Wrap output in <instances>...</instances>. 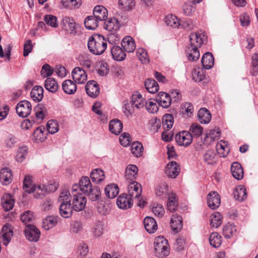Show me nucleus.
Wrapping results in <instances>:
<instances>
[{
    "label": "nucleus",
    "mask_w": 258,
    "mask_h": 258,
    "mask_svg": "<svg viewBox=\"0 0 258 258\" xmlns=\"http://www.w3.org/2000/svg\"><path fill=\"white\" fill-rule=\"evenodd\" d=\"M206 38V36L202 31L190 34V46L186 50L189 60L196 61L199 58L200 54L198 49L202 46Z\"/></svg>",
    "instance_id": "nucleus-1"
},
{
    "label": "nucleus",
    "mask_w": 258,
    "mask_h": 258,
    "mask_svg": "<svg viewBox=\"0 0 258 258\" xmlns=\"http://www.w3.org/2000/svg\"><path fill=\"white\" fill-rule=\"evenodd\" d=\"M88 47L94 54H102L107 48V40L101 35L95 34L90 36L88 41Z\"/></svg>",
    "instance_id": "nucleus-2"
},
{
    "label": "nucleus",
    "mask_w": 258,
    "mask_h": 258,
    "mask_svg": "<svg viewBox=\"0 0 258 258\" xmlns=\"http://www.w3.org/2000/svg\"><path fill=\"white\" fill-rule=\"evenodd\" d=\"M71 195L67 190L62 191L58 198V202L60 203L59 213L60 215L65 218L70 217L73 214L72 205L71 204Z\"/></svg>",
    "instance_id": "nucleus-3"
},
{
    "label": "nucleus",
    "mask_w": 258,
    "mask_h": 258,
    "mask_svg": "<svg viewBox=\"0 0 258 258\" xmlns=\"http://www.w3.org/2000/svg\"><path fill=\"white\" fill-rule=\"evenodd\" d=\"M154 249L156 256L159 257L167 256L169 253L168 241L163 236H158L155 238Z\"/></svg>",
    "instance_id": "nucleus-4"
},
{
    "label": "nucleus",
    "mask_w": 258,
    "mask_h": 258,
    "mask_svg": "<svg viewBox=\"0 0 258 258\" xmlns=\"http://www.w3.org/2000/svg\"><path fill=\"white\" fill-rule=\"evenodd\" d=\"M86 198L82 194L73 195L72 206L74 211L80 212L83 210L86 205Z\"/></svg>",
    "instance_id": "nucleus-5"
},
{
    "label": "nucleus",
    "mask_w": 258,
    "mask_h": 258,
    "mask_svg": "<svg viewBox=\"0 0 258 258\" xmlns=\"http://www.w3.org/2000/svg\"><path fill=\"white\" fill-rule=\"evenodd\" d=\"M192 136L190 133L187 131L179 132L175 136V140L180 146L184 147L189 145L192 141Z\"/></svg>",
    "instance_id": "nucleus-6"
},
{
    "label": "nucleus",
    "mask_w": 258,
    "mask_h": 258,
    "mask_svg": "<svg viewBox=\"0 0 258 258\" xmlns=\"http://www.w3.org/2000/svg\"><path fill=\"white\" fill-rule=\"evenodd\" d=\"M31 105L29 102L23 100L18 103L16 107V112L22 117H27L31 111Z\"/></svg>",
    "instance_id": "nucleus-7"
},
{
    "label": "nucleus",
    "mask_w": 258,
    "mask_h": 258,
    "mask_svg": "<svg viewBox=\"0 0 258 258\" xmlns=\"http://www.w3.org/2000/svg\"><path fill=\"white\" fill-rule=\"evenodd\" d=\"M72 76L76 83L84 84L87 80L86 72L80 67L75 68L72 72Z\"/></svg>",
    "instance_id": "nucleus-8"
},
{
    "label": "nucleus",
    "mask_w": 258,
    "mask_h": 258,
    "mask_svg": "<svg viewBox=\"0 0 258 258\" xmlns=\"http://www.w3.org/2000/svg\"><path fill=\"white\" fill-rule=\"evenodd\" d=\"M116 204L120 209H127L133 205V199L126 194H122L117 198Z\"/></svg>",
    "instance_id": "nucleus-9"
},
{
    "label": "nucleus",
    "mask_w": 258,
    "mask_h": 258,
    "mask_svg": "<svg viewBox=\"0 0 258 258\" xmlns=\"http://www.w3.org/2000/svg\"><path fill=\"white\" fill-rule=\"evenodd\" d=\"M26 237L29 241H37L40 237V232L38 228L31 224H28L25 230Z\"/></svg>",
    "instance_id": "nucleus-10"
},
{
    "label": "nucleus",
    "mask_w": 258,
    "mask_h": 258,
    "mask_svg": "<svg viewBox=\"0 0 258 258\" xmlns=\"http://www.w3.org/2000/svg\"><path fill=\"white\" fill-rule=\"evenodd\" d=\"M142 193L141 185L138 182L133 181L128 185V194L129 197L133 199L140 198Z\"/></svg>",
    "instance_id": "nucleus-11"
},
{
    "label": "nucleus",
    "mask_w": 258,
    "mask_h": 258,
    "mask_svg": "<svg viewBox=\"0 0 258 258\" xmlns=\"http://www.w3.org/2000/svg\"><path fill=\"white\" fill-rule=\"evenodd\" d=\"M23 189L28 193H31L37 190H41V187L40 185H35L32 184V176L29 175H26L23 180Z\"/></svg>",
    "instance_id": "nucleus-12"
},
{
    "label": "nucleus",
    "mask_w": 258,
    "mask_h": 258,
    "mask_svg": "<svg viewBox=\"0 0 258 258\" xmlns=\"http://www.w3.org/2000/svg\"><path fill=\"white\" fill-rule=\"evenodd\" d=\"M156 102L163 108H167L171 105V97L165 92H160L156 97Z\"/></svg>",
    "instance_id": "nucleus-13"
},
{
    "label": "nucleus",
    "mask_w": 258,
    "mask_h": 258,
    "mask_svg": "<svg viewBox=\"0 0 258 258\" xmlns=\"http://www.w3.org/2000/svg\"><path fill=\"white\" fill-rule=\"evenodd\" d=\"M179 165L175 161H171L167 165L165 174L170 178H175L179 174Z\"/></svg>",
    "instance_id": "nucleus-14"
},
{
    "label": "nucleus",
    "mask_w": 258,
    "mask_h": 258,
    "mask_svg": "<svg viewBox=\"0 0 258 258\" xmlns=\"http://www.w3.org/2000/svg\"><path fill=\"white\" fill-rule=\"evenodd\" d=\"M220 198L218 194L215 191L210 192L207 197L208 206L212 209L218 208L220 205Z\"/></svg>",
    "instance_id": "nucleus-15"
},
{
    "label": "nucleus",
    "mask_w": 258,
    "mask_h": 258,
    "mask_svg": "<svg viewBox=\"0 0 258 258\" xmlns=\"http://www.w3.org/2000/svg\"><path fill=\"white\" fill-rule=\"evenodd\" d=\"M1 235L3 240L4 245L7 246L11 240L13 235V231L12 229V226L10 224H7L2 227Z\"/></svg>",
    "instance_id": "nucleus-16"
},
{
    "label": "nucleus",
    "mask_w": 258,
    "mask_h": 258,
    "mask_svg": "<svg viewBox=\"0 0 258 258\" xmlns=\"http://www.w3.org/2000/svg\"><path fill=\"white\" fill-rule=\"evenodd\" d=\"M85 89L87 94L92 98L96 97L100 92L99 85L94 81L88 82Z\"/></svg>",
    "instance_id": "nucleus-17"
},
{
    "label": "nucleus",
    "mask_w": 258,
    "mask_h": 258,
    "mask_svg": "<svg viewBox=\"0 0 258 258\" xmlns=\"http://www.w3.org/2000/svg\"><path fill=\"white\" fill-rule=\"evenodd\" d=\"M15 201L10 194H5L1 199V205L5 211L11 210L14 206Z\"/></svg>",
    "instance_id": "nucleus-18"
},
{
    "label": "nucleus",
    "mask_w": 258,
    "mask_h": 258,
    "mask_svg": "<svg viewBox=\"0 0 258 258\" xmlns=\"http://www.w3.org/2000/svg\"><path fill=\"white\" fill-rule=\"evenodd\" d=\"M121 46L124 51L128 53L133 52L136 49V44L134 39L129 36H125L121 41Z\"/></svg>",
    "instance_id": "nucleus-19"
},
{
    "label": "nucleus",
    "mask_w": 258,
    "mask_h": 258,
    "mask_svg": "<svg viewBox=\"0 0 258 258\" xmlns=\"http://www.w3.org/2000/svg\"><path fill=\"white\" fill-rule=\"evenodd\" d=\"M61 25L63 29L71 33H73L76 27V24L74 19L68 16L63 17Z\"/></svg>",
    "instance_id": "nucleus-20"
},
{
    "label": "nucleus",
    "mask_w": 258,
    "mask_h": 258,
    "mask_svg": "<svg viewBox=\"0 0 258 258\" xmlns=\"http://www.w3.org/2000/svg\"><path fill=\"white\" fill-rule=\"evenodd\" d=\"M93 16L99 21L105 20L108 16V11L102 6H96L93 10Z\"/></svg>",
    "instance_id": "nucleus-21"
},
{
    "label": "nucleus",
    "mask_w": 258,
    "mask_h": 258,
    "mask_svg": "<svg viewBox=\"0 0 258 258\" xmlns=\"http://www.w3.org/2000/svg\"><path fill=\"white\" fill-rule=\"evenodd\" d=\"M170 225L173 231L179 232L182 228V217L177 214H173L170 220Z\"/></svg>",
    "instance_id": "nucleus-22"
},
{
    "label": "nucleus",
    "mask_w": 258,
    "mask_h": 258,
    "mask_svg": "<svg viewBox=\"0 0 258 258\" xmlns=\"http://www.w3.org/2000/svg\"><path fill=\"white\" fill-rule=\"evenodd\" d=\"M144 225L145 228L149 233H153L157 229L156 221L151 217H146L144 219Z\"/></svg>",
    "instance_id": "nucleus-23"
},
{
    "label": "nucleus",
    "mask_w": 258,
    "mask_h": 258,
    "mask_svg": "<svg viewBox=\"0 0 258 258\" xmlns=\"http://www.w3.org/2000/svg\"><path fill=\"white\" fill-rule=\"evenodd\" d=\"M12 173L10 169L4 168L0 171V181L4 185L10 183L12 181Z\"/></svg>",
    "instance_id": "nucleus-24"
},
{
    "label": "nucleus",
    "mask_w": 258,
    "mask_h": 258,
    "mask_svg": "<svg viewBox=\"0 0 258 258\" xmlns=\"http://www.w3.org/2000/svg\"><path fill=\"white\" fill-rule=\"evenodd\" d=\"M138 172V167L133 164L127 166L125 171V178L126 180H133L136 178Z\"/></svg>",
    "instance_id": "nucleus-25"
},
{
    "label": "nucleus",
    "mask_w": 258,
    "mask_h": 258,
    "mask_svg": "<svg viewBox=\"0 0 258 258\" xmlns=\"http://www.w3.org/2000/svg\"><path fill=\"white\" fill-rule=\"evenodd\" d=\"M231 171L233 176L238 180L243 178V170L241 165L238 162H234L232 164Z\"/></svg>",
    "instance_id": "nucleus-26"
},
{
    "label": "nucleus",
    "mask_w": 258,
    "mask_h": 258,
    "mask_svg": "<svg viewBox=\"0 0 258 258\" xmlns=\"http://www.w3.org/2000/svg\"><path fill=\"white\" fill-rule=\"evenodd\" d=\"M123 125L120 120L114 119L109 122V128L111 133L119 135L122 130Z\"/></svg>",
    "instance_id": "nucleus-27"
},
{
    "label": "nucleus",
    "mask_w": 258,
    "mask_h": 258,
    "mask_svg": "<svg viewBox=\"0 0 258 258\" xmlns=\"http://www.w3.org/2000/svg\"><path fill=\"white\" fill-rule=\"evenodd\" d=\"M63 91L68 94H73L77 90L76 83L71 80H65L62 84Z\"/></svg>",
    "instance_id": "nucleus-28"
},
{
    "label": "nucleus",
    "mask_w": 258,
    "mask_h": 258,
    "mask_svg": "<svg viewBox=\"0 0 258 258\" xmlns=\"http://www.w3.org/2000/svg\"><path fill=\"white\" fill-rule=\"evenodd\" d=\"M122 48L118 46H113L111 49L112 56L114 59L117 61H122L126 57V54Z\"/></svg>",
    "instance_id": "nucleus-29"
},
{
    "label": "nucleus",
    "mask_w": 258,
    "mask_h": 258,
    "mask_svg": "<svg viewBox=\"0 0 258 258\" xmlns=\"http://www.w3.org/2000/svg\"><path fill=\"white\" fill-rule=\"evenodd\" d=\"M202 63L203 67L207 70L212 68L214 64L213 55L210 52L204 54L202 58Z\"/></svg>",
    "instance_id": "nucleus-30"
},
{
    "label": "nucleus",
    "mask_w": 258,
    "mask_h": 258,
    "mask_svg": "<svg viewBox=\"0 0 258 258\" xmlns=\"http://www.w3.org/2000/svg\"><path fill=\"white\" fill-rule=\"evenodd\" d=\"M31 97L36 102L40 101L43 97V89L41 86H35L30 93Z\"/></svg>",
    "instance_id": "nucleus-31"
},
{
    "label": "nucleus",
    "mask_w": 258,
    "mask_h": 258,
    "mask_svg": "<svg viewBox=\"0 0 258 258\" xmlns=\"http://www.w3.org/2000/svg\"><path fill=\"white\" fill-rule=\"evenodd\" d=\"M237 228L235 225L230 223L226 224L223 229V234L226 238H230L231 237L236 235Z\"/></svg>",
    "instance_id": "nucleus-32"
},
{
    "label": "nucleus",
    "mask_w": 258,
    "mask_h": 258,
    "mask_svg": "<svg viewBox=\"0 0 258 258\" xmlns=\"http://www.w3.org/2000/svg\"><path fill=\"white\" fill-rule=\"evenodd\" d=\"M216 150L218 154L221 157H226L230 151L227 143L222 140L216 145Z\"/></svg>",
    "instance_id": "nucleus-33"
},
{
    "label": "nucleus",
    "mask_w": 258,
    "mask_h": 258,
    "mask_svg": "<svg viewBox=\"0 0 258 258\" xmlns=\"http://www.w3.org/2000/svg\"><path fill=\"white\" fill-rule=\"evenodd\" d=\"M132 102L134 107L140 109L144 107L146 102L141 94L136 93L132 96Z\"/></svg>",
    "instance_id": "nucleus-34"
},
{
    "label": "nucleus",
    "mask_w": 258,
    "mask_h": 258,
    "mask_svg": "<svg viewBox=\"0 0 258 258\" xmlns=\"http://www.w3.org/2000/svg\"><path fill=\"white\" fill-rule=\"evenodd\" d=\"M177 206V199L176 195L173 192L169 194L167 203V209L170 212H174L176 210Z\"/></svg>",
    "instance_id": "nucleus-35"
},
{
    "label": "nucleus",
    "mask_w": 258,
    "mask_h": 258,
    "mask_svg": "<svg viewBox=\"0 0 258 258\" xmlns=\"http://www.w3.org/2000/svg\"><path fill=\"white\" fill-rule=\"evenodd\" d=\"M97 210L98 213L102 215L108 214L110 211V205L109 201L101 200L98 202L97 205Z\"/></svg>",
    "instance_id": "nucleus-36"
},
{
    "label": "nucleus",
    "mask_w": 258,
    "mask_h": 258,
    "mask_svg": "<svg viewBox=\"0 0 258 258\" xmlns=\"http://www.w3.org/2000/svg\"><path fill=\"white\" fill-rule=\"evenodd\" d=\"M199 120L202 123H208L211 120L209 111L205 108L200 109L198 112Z\"/></svg>",
    "instance_id": "nucleus-37"
},
{
    "label": "nucleus",
    "mask_w": 258,
    "mask_h": 258,
    "mask_svg": "<svg viewBox=\"0 0 258 258\" xmlns=\"http://www.w3.org/2000/svg\"><path fill=\"white\" fill-rule=\"evenodd\" d=\"M103 27L108 31H116L119 28V23L116 18H112L105 21Z\"/></svg>",
    "instance_id": "nucleus-38"
},
{
    "label": "nucleus",
    "mask_w": 258,
    "mask_h": 258,
    "mask_svg": "<svg viewBox=\"0 0 258 258\" xmlns=\"http://www.w3.org/2000/svg\"><path fill=\"white\" fill-rule=\"evenodd\" d=\"M146 90L150 93H156L159 90V85L157 82L152 79H148L145 82Z\"/></svg>",
    "instance_id": "nucleus-39"
},
{
    "label": "nucleus",
    "mask_w": 258,
    "mask_h": 258,
    "mask_svg": "<svg viewBox=\"0 0 258 258\" xmlns=\"http://www.w3.org/2000/svg\"><path fill=\"white\" fill-rule=\"evenodd\" d=\"M57 223L56 217L49 216L43 219L42 221V227L46 230L53 228Z\"/></svg>",
    "instance_id": "nucleus-40"
},
{
    "label": "nucleus",
    "mask_w": 258,
    "mask_h": 258,
    "mask_svg": "<svg viewBox=\"0 0 258 258\" xmlns=\"http://www.w3.org/2000/svg\"><path fill=\"white\" fill-rule=\"evenodd\" d=\"M105 192L108 198L113 199L118 194V187L115 184H109L105 187Z\"/></svg>",
    "instance_id": "nucleus-41"
},
{
    "label": "nucleus",
    "mask_w": 258,
    "mask_h": 258,
    "mask_svg": "<svg viewBox=\"0 0 258 258\" xmlns=\"http://www.w3.org/2000/svg\"><path fill=\"white\" fill-rule=\"evenodd\" d=\"M90 177L93 182L100 183L104 179V171L100 169H95L91 172Z\"/></svg>",
    "instance_id": "nucleus-42"
},
{
    "label": "nucleus",
    "mask_w": 258,
    "mask_h": 258,
    "mask_svg": "<svg viewBox=\"0 0 258 258\" xmlns=\"http://www.w3.org/2000/svg\"><path fill=\"white\" fill-rule=\"evenodd\" d=\"M221 132L219 128L211 130L205 136V141L208 144H211L218 140L220 136Z\"/></svg>",
    "instance_id": "nucleus-43"
},
{
    "label": "nucleus",
    "mask_w": 258,
    "mask_h": 258,
    "mask_svg": "<svg viewBox=\"0 0 258 258\" xmlns=\"http://www.w3.org/2000/svg\"><path fill=\"white\" fill-rule=\"evenodd\" d=\"M233 196L237 201H242L245 200L247 197L246 188L241 186L237 187L233 191Z\"/></svg>",
    "instance_id": "nucleus-44"
},
{
    "label": "nucleus",
    "mask_w": 258,
    "mask_h": 258,
    "mask_svg": "<svg viewBox=\"0 0 258 258\" xmlns=\"http://www.w3.org/2000/svg\"><path fill=\"white\" fill-rule=\"evenodd\" d=\"M99 21L94 16H89L84 21L86 28L89 30H94L98 26Z\"/></svg>",
    "instance_id": "nucleus-45"
},
{
    "label": "nucleus",
    "mask_w": 258,
    "mask_h": 258,
    "mask_svg": "<svg viewBox=\"0 0 258 258\" xmlns=\"http://www.w3.org/2000/svg\"><path fill=\"white\" fill-rule=\"evenodd\" d=\"M204 161L208 164H213L216 163L217 155L213 150H208L203 155Z\"/></svg>",
    "instance_id": "nucleus-46"
},
{
    "label": "nucleus",
    "mask_w": 258,
    "mask_h": 258,
    "mask_svg": "<svg viewBox=\"0 0 258 258\" xmlns=\"http://www.w3.org/2000/svg\"><path fill=\"white\" fill-rule=\"evenodd\" d=\"M80 190L85 194L92 187L89 177L84 176L82 177L79 182Z\"/></svg>",
    "instance_id": "nucleus-47"
},
{
    "label": "nucleus",
    "mask_w": 258,
    "mask_h": 258,
    "mask_svg": "<svg viewBox=\"0 0 258 258\" xmlns=\"http://www.w3.org/2000/svg\"><path fill=\"white\" fill-rule=\"evenodd\" d=\"M44 86L46 90L52 93L55 92L58 88L56 81L52 78H48L45 80Z\"/></svg>",
    "instance_id": "nucleus-48"
},
{
    "label": "nucleus",
    "mask_w": 258,
    "mask_h": 258,
    "mask_svg": "<svg viewBox=\"0 0 258 258\" xmlns=\"http://www.w3.org/2000/svg\"><path fill=\"white\" fill-rule=\"evenodd\" d=\"M173 115L171 114H164L162 117V126L165 130L169 131L173 124Z\"/></svg>",
    "instance_id": "nucleus-49"
},
{
    "label": "nucleus",
    "mask_w": 258,
    "mask_h": 258,
    "mask_svg": "<svg viewBox=\"0 0 258 258\" xmlns=\"http://www.w3.org/2000/svg\"><path fill=\"white\" fill-rule=\"evenodd\" d=\"M132 154L137 157H140L143 154V147L142 144L139 142H134L131 147Z\"/></svg>",
    "instance_id": "nucleus-50"
},
{
    "label": "nucleus",
    "mask_w": 258,
    "mask_h": 258,
    "mask_svg": "<svg viewBox=\"0 0 258 258\" xmlns=\"http://www.w3.org/2000/svg\"><path fill=\"white\" fill-rule=\"evenodd\" d=\"M210 218L211 227L217 228L221 225L222 217L220 213L214 212Z\"/></svg>",
    "instance_id": "nucleus-51"
},
{
    "label": "nucleus",
    "mask_w": 258,
    "mask_h": 258,
    "mask_svg": "<svg viewBox=\"0 0 258 258\" xmlns=\"http://www.w3.org/2000/svg\"><path fill=\"white\" fill-rule=\"evenodd\" d=\"M196 3L188 1L185 2L182 6L183 13L187 16H191L196 10Z\"/></svg>",
    "instance_id": "nucleus-52"
},
{
    "label": "nucleus",
    "mask_w": 258,
    "mask_h": 258,
    "mask_svg": "<svg viewBox=\"0 0 258 258\" xmlns=\"http://www.w3.org/2000/svg\"><path fill=\"white\" fill-rule=\"evenodd\" d=\"M168 185L164 182L162 183L156 187V194L161 199L165 198L166 196L169 194L168 192Z\"/></svg>",
    "instance_id": "nucleus-53"
},
{
    "label": "nucleus",
    "mask_w": 258,
    "mask_h": 258,
    "mask_svg": "<svg viewBox=\"0 0 258 258\" xmlns=\"http://www.w3.org/2000/svg\"><path fill=\"white\" fill-rule=\"evenodd\" d=\"M221 242L222 237L218 233L213 232L210 235L209 242L213 247H219L221 244Z\"/></svg>",
    "instance_id": "nucleus-54"
},
{
    "label": "nucleus",
    "mask_w": 258,
    "mask_h": 258,
    "mask_svg": "<svg viewBox=\"0 0 258 258\" xmlns=\"http://www.w3.org/2000/svg\"><path fill=\"white\" fill-rule=\"evenodd\" d=\"M189 132L194 137L198 138L201 136L203 132V128L199 124L197 123H192L189 130Z\"/></svg>",
    "instance_id": "nucleus-55"
},
{
    "label": "nucleus",
    "mask_w": 258,
    "mask_h": 258,
    "mask_svg": "<svg viewBox=\"0 0 258 258\" xmlns=\"http://www.w3.org/2000/svg\"><path fill=\"white\" fill-rule=\"evenodd\" d=\"M180 111L183 115L190 117L194 111L193 105L188 102L183 103L181 106Z\"/></svg>",
    "instance_id": "nucleus-56"
},
{
    "label": "nucleus",
    "mask_w": 258,
    "mask_h": 258,
    "mask_svg": "<svg viewBox=\"0 0 258 258\" xmlns=\"http://www.w3.org/2000/svg\"><path fill=\"white\" fill-rule=\"evenodd\" d=\"M62 5L64 8L78 9L81 5V0H61Z\"/></svg>",
    "instance_id": "nucleus-57"
},
{
    "label": "nucleus",
    "mask_w": 258,
    "mask_h": 258,
    "mask_svg": "<svg viewBox=\"0 0 258 258\" xmlns=\"http://www.w3.org/2000/svg\"><path fill=\"white\" fill-rule=\"evenodd\" d=\"M180 20L175 15H170L165 18V22L167 25L172 28H178L180 25Z\"/></svg>",
    "instance_id": "nucleus-58"
},
{
    "label": "nucleus",
    "mask_w": 258,
    "mask_h": 258,
    "mask_svg": "<svg viewBox=\"0 0 258 258\" xmlns=\"http://www.w3.org/2000/svg\"><path fill=\"white\" fill-rule=\"evenodd\" d=\"M85 195L88 196L92 201H95L98 199L101 195V192L98 187L94 186L88 190Z\"/></svg>",
    "instance_id": "nucleus-59"
},
{
    "label": "nucleus",
    "mask_w": 258,
    "mask_h": 258,
    "mask_svg": "<svg viewBox=\"0 0 258 258\" xmlns=\"http://www.w3.org/2000/svg\"><path fill=\"white\" fill-rule=\"evenodd\" d=\"M36 116L39 119H43L47 114V110L45 106L43 104H39L35 108Z\"/></svg>",
    "instance_id": "nucleus-60"
},
{
    "label": "nucleus",
    "mask_w": 258,
    "mask_h": 258,
    "mask_svg": "<svg viewBox=\"0 0 258 258\" xmlns=\"http://www.w3.org/2000/svg\"><path fill=\"white\" fill-rule=\"evenodd\" d=\"M44 130V127H38L34 131L33 137L36 142H42L46 139Z\"/></svg>",
    "instance_id": "nucleus-61"
},
{
    "label": "nucleus",
    "mask_w": 258,
    "mask_h": 258,
    "mask_svg": "<svg viewBox=\"0 0 258 258\" xmlns=\"http://www.w3.org/2000/svg\"><path fill=\"white\" fill-rule=\"evenodd\" d=\"M192 78L196 82H200L204 80L205 75L202 69H194L192 72Z\"/></svg>",
    "instance_id": "nucleus-62"
},
{
    "label": "nucleus",
    "mask_w": 258,
    "mask_h": 258,
    "mask_svg": "<svg viewBox=\"0 0 258 258\" xmlns=\"http://www.w3.org/2000/svg\"><path fill=\"white\" fill-rule=\"evenodd\" d=\"M28 151L26 147H21L18 149L16 160L19 162H22L25 159Z\"/></svg>",
    "instance_id": "nucleus-63"
},
{
    "label": "nucleus",
    "mask_w": 258,
    "mask_h": 258,
    "mask_svg": "<svg viewBox=\"0 0 258 258\" xmlns=\"http://www.w3.org/2000/svg\"><path fill=\"white\" fill-rule=\"evenodd\" d=\"M137 55L143 63H147L149 61V56L145 49L139 48L137 51Z\"/></svg>",
    "instance_id": "nucleus-64"
}]
</instances>
